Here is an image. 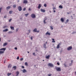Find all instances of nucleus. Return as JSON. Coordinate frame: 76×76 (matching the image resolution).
Here are the masks:
<instances>
[{
	"instance_id": "obj_1",
	"label": "nucleus",
	"mask_w": 76,
	"mask_h": 76,
	"mask_svg": "<svg viewBox=\"0 0 76 76\" xmlns=\"http://www.w3.org/2000/svg\"><path fill=\"white\" fill-rule=\"evenodd\" d=\"M56 70L57 71H58L59 72L61 71V69H60V68L56 67Z\"/></svg>"
},
{
	"instance_id": "obj_2",
	"label": "nucleus",
	"mask_w": 76,
	"mask_h": 76,
	"mask_svg": "<svg viewBox=\"0 0 76 76\" xmlns=\"http://www.w3.org/2000/svg\"><path fill=\"white\" fill-rule=\"evenodd\" d=\"M31 16L32 18H35L36 17V16H35V14H32Z\"/></svg>"
},
{
	"instance_id": "obj_3",
	"label": "nucleus",
	"mask_w": 76,
	"mask_h": 76,
	"mask_svg": "<svg viewBox=\"0 0 76 76\" xmlns=\"http://www.w3.org/2000/svg\"><path fill=\"white\" fill-rule=\"evenodd\" d=\"M72 49V46H70L67 48V50L68 51H70V50H71Z\"/></svg>"
},
{
	"instance_id": "obj_4",
	"label": "nucleus",
	"mask_w": 76,
	"mask_h": 76,
	"mask_svg": "<svg viewBox=\"0 0 76 76\" xmlns=\"http://www.w3.org/2000/svg\"><path fill=\"white\" fill-rule=\"evenodd\" d=\"M33 31L34 32H37V33H38L39 32V31H37V29L36 28L34 29Z\"/></svg>"
},
{
	"instance_id": "obj_5",
	"label": "nucleus",
	"mask_w": 76,
	"mask_h": 76,
	"mask_svg": "<svg viewBox=\"0 0 76 76\" xmlns=\"http://www.w3.org/2000/svg\"><path fill=\"white\" fill-rule=\"evenodd\" d=\"M48 65V66H50V67H54V65H53V64L51 63H49Z\"/></svg>"
},
{
	"instance_id": "obj_6",
	"label": "nucleus",
	"mask_w": 76,
	"mask_h": 76,
	"mask_svg": "<svg viewBox=\"0 0 76 76\" xmlns=\"http://www.w3.org/2000/svg\"><path fill=\"white\" fill-rule=\"evenodd\" d=\"M18 9L19 11H21L22 9V7L20 6H19L18 7Z\"/></svg>"
},
{
	"instance_id": "obj_7",
	"label": "nucleus",
	"mask_w": 76,
	"mask_h": 76,
	"mask_svg": "<svg viewBox=\"0 0 76 76\" xmlns=\"http://www.w3.org/2000/svg\"><path fill=\"white\" fill-rule=\"evenodd\" d=\"M23 3L26 4L28 3V1L26 0H24L23 1Z\"/></svg>"
},
{
	"instance_id": "obj_8",
	"label": "nucleus",
	"mask_w": 76,
	"mask_h": 76,
	"mask_svg": "<svg viewBox=\"0 0 76 76\" xmlns=\"http://www.w3.org/2000/svg\"><path fill=\"white\" fill-rule=\"evenodd\" d=\"M61 21L62 22H64V18H61Z\"/></svg>"
},
{
	"instance_id": "obj_9",
	"label": "nucleus",
	"mask_w": 76,
	"mask_h": 76,
	"mask_svg": "<svg viewBox=\"0 0 76 76\" xmlns=\"http://www.w3.org/2000/svg\"><path fill=\"white\" fill-rule=\"evenodd\" d=\"M6 50V48H1V49H0V50L1 51H2V50H3V51H5V50Z\"/></svg>"
},
{
	"instance_id": "obj_10",
	"label": "nucleus",
	"mask_w": 76,
	"mask_h": 76,
	"mask_svg": "<svg viewBox=\"0 0 76 76\" xmlns=\"http://www.w3.org/2000/svg\"><path fill=\"white\" fill-rule=\"evenodd\" d=\"M60 43H59L58 45L56 47L58 49L60 48Z\"/></svg>"
},
{
	"instance_id": "obj_11",
	"label": "nucleus",
	"mask_w": 76,
	"mask_h": 76,
	"mask_svg": "<svg viewBox=\"0 0 76 76\" xmlns=\"http://www.w3.org/2000/svg\"><path fill=\"white\" fill-rule=\"evenodd\" d=\"M40 7H41V4H39V6L38 7V8L39 9Z\"/></svg>"
},
{
	"instance_id": "obj_12",
	"label": "nucleus",
	"mask_w": 76,
	"mask_h": 76,
	"mask_svg": "<svg viewBox=\"0 0 76 76\" xmlns=\"http://www.w3.org/2000/svg\"><path fill=\"white\" fill-rule=\"evenodd\" d=\"M41 12H45V10H43L42 9H41Z\"/></svg>"
},
{
	"instance_id": "obj_13",
	"label": "nucleus",
	"mask_w": 76,
	"mask_h": 76,
	"mask_svg": "<svg viewBox=\"0 0 76 76\" xmlns=\"http://www.w3.org/2000/svg\"><path fill=\"white\" fill-rule=\"evenodd\" d=\"M50 56L48 55V56H46V58H47V59H49V58H50Z\"/></svg>"
},
{
	"instance_id": "obj_14",
	"label": "nucleus",
	"mask_w": 76,
	"mask_h": 76,
	"mask_svg": "<svg viewBox=\"0 0 76 76\" xmlns=\"http://www.w3.org/2000/svg\"><path fill=\"white\" fill-rule=\"evenodd\" d=\"M7 45V43L6 42V43H4V44L3 45L4 47V46H6V45Z\"/></svg>"
},
{
	"instance_id": "obj_15",
	"label": "nucleus",
	"mask_w": 76,
	"mask_h": 76,
	"mask_svg": "<svg viewBox=\"0 0 76 76\" xmlns=\"http://www.w3.org/2000/svg\"><path fill=\"white\" fill-rule=\"evenodd\" d=\"M11 29L12 30H14L15 29L14 28V27H12V26H10Z\"/></svg>"
},
{
	"instance_id": "obj_16",
	"label": "nucleus",
	"mask_w": 76,
	"mask_h": 76,
	"mask_svg": "<svg viewBox=\"0 0 76 76\" xmlns=\"http://www.w3.org/2000/svg\"><path fill=\"white\" fill-rule=\"evenodd\" d=\"M46 35H50V33H48V32H47L46 33Z\"/></svg>"
},
{
	"instance_id": "obj_17",
	"label": "nucleus",
	"mask_w": 76,
	"mask_h": 76,
	"mask_svg": "<svg viewBox=\"0 0 76 76\" xmlns=\"http://www.w3.org/2000/svg\"><path fill=\"white\" fill-rule=\"evenodd\" d=\"M27 72V71H26L25 69H23V73H25V72Z\"/></svg>"
},
{
	"instance_id": "obj_18",
	"label": "nucleus",
	"mask_w": 76,
	"mask_h": 76,
	"mask_svg": "<svg viewBox=\"0 0 76 76\" xmlns=\"http://www.w3.org/2000/svg\"><path fill=\"white\" fill-rule=\"evenodd\" d=\"M50 28L51 30H53V26H50Z\"/></svg>"
},
{
	"instance_id": "obj_19",
	"label": "nucleus",
	"mask_w": 76,
	"mask_h": 76,
	"mask_svg": "<svg viewBox=\"0 0 76 76\" xmlns=\"http://www.w3.org/2000/svg\"><path fill=\"white\" fill-rule=\"evenodd\" d=\"M8 31V29H6L5 30H3V32H6L7 31Z\"/></svg>"
},
{
	"instance_id": "obj_20",
	"label": "nucleus",
	"mask_w": 76,
	"mask_h": 76,
	"mask_svg": "<svg viewBox=\"0 0 76 76\" xmlns=\"http://www.w3.org/2000/svg\"><path fill=\"white\" fill-rule=\"evenodd\" d=\"M17 74L16 76H18L19 75V72L18 71H17L16 72Z\"/></svg>"
},
{
	"instance_id": "obj_21",
	"label": "nucleus",
	"mask_w": 76,
	"mask_h": 76,
	"mask_svg": "<svg viewBox=\"0 0 76 76\" xmlns=\"http://www.w3.org/2000/svg\"><path fill=\"white\" fill-rule=\"evenodd\" d=\"M47 20V18H46L44 20V23L45 24L46 23H47L46 22H45V21L46 20Z\"/></svg>"
},
{
	"instance_id": "obj_22",
	"label": "nucleus",
	"mask_w": 76,
	"mask_h": 76,
	"mask_svg": "<svg viewBox=\"0 0 76 76\" xmlns=\"http://www.w3.org/2000/svg\"><path fill=\"white\" fill-rule=\"evenodd\" d=\"M11 67H12V65L11 64H9L8 65V68H11Z\"/></svg>"
},
{
	"instance_id": "obj_23",
	"label": "nucleus",
	"mask_w": 76,
	"mask_h": 76,
	"mask_svg": "<svg viewBox=\"0 0 76 76\" xmlns=\"http://www.w3.org/2000/svg\"><path fill=\"white\" fill-rule=\"evenodd\" d=\"M52 40L53 41H52V42H55L56 41H54V39H52Z\"/></svg>"
},
{
	"instance_id": "obj_24",
	"label": "nucleus",
	"mask_w": 76,
	"mask_h": 76,
	"mask_svg": "<svg viewBox=\"0 0 76 76\" xmlns=\"http://www.w3.org/2000/svg\"><path fill=\"white\" fill-rule=\"evenodd\" d=\"M4 51H0V54H3L4 53Z\"/></svg>"
},
{
	"instance_id": "obj_25",
	"label": "nucleus",
	"mask_w": 76,
	"mask_h": 76,
	"mask_svg": "<svg viewBox=\"0 0 76 76\" xmlns=\"http://www.w3.org/2000/svg\"><path fill=\"white\" fill-rule=\"evenodd\" d=\"M59 8H60V9H63V6H62L61 5H60L59 6Z\"/></svg>"
},
{
	"instance_id": "obj_26",
	"label": "nucleus",
	"mask_w": 76,
	"mask_h": 76,
	"mask_svg": "<svg viewBox=\"0 0 76 76\" xmlns=\"http://www.w3.org/2000/svg\"><path fill=\"white\" fill-rule=\"evenodd\" d=\"M44 45H43L44 48H46V45H45V44H44Z\"/></svg>"
},
{
	"instance_id": "obj_27",
	"label": "nucleus",
	"mask_w": 76,
	"mask_h": 76,
	"mask_svg": "<svg viewBox=\"0 0 76 76\" xmlns=\"http://www.w3.org/2000/svg\"><path fill=\"white\" fill-rule=\"evenodd\" d=\"M13 69H14V70L16 69V66H15L13 67Z\"/></svg>"
},
{
	"instance_id": "obj_28",
	"label": "nucleus",
	"mask_w": 76,
	"mask_h": 76,
	"mask_svg": "<svg viewBox=\"0 0 76 76\" xmlns=\"http://www.w3.org/2000/svg\"><path fill=\"white\" fill-rule=\"evenodd\" d=\"M12 12H13V11H10L9 12L10 14H12Z\"/></svg>"
},
{
	"instance_id": "obj_29",
	"label": "nucleus",
	"mask_w": 76,
	"mask_h": 76,
	"mask_svg": "<svg viewBox=\"0 0 76 76\" xmlns=\"http://www.w3.org/2000/svg\"><path fill=\"white\" fill-rule=\"evenodd\" d=\"M13 7L14 8H15L16 7V5L14 4L13 5Z\"/></svg>"
},
{
	"instance_id": "obj_30",
	"label": "nucleus",
	"mask_w": 76,
	"mask_h": 76,
	"mask_svg": "<svg viewBox=\"0 0 76 76\" xmlns=\"http://www.w3.org/2000/svg\"><path fill=\"white\" fill-rule=\"evenodd\" d=\"M10 8V7H7V9H9Z\"/></svg>"
},
{
	"instance_id": "obj_31",
	"label": "nucleus",
	"mask_w": 76,
	"mask_h": 76,
	"mask_svg": "<svg viewBox=\"0 0 76 76\" xmlns=\"http://www.w3.org/2000/svg\"><path fill=\"white\" fill-rule=\"evenodd\" d=\"M28 15H29V14L28 13L25 14V16H26L27 17L28 16Z\"/></svg>"
},
{
	"instance_id": "obj_32",
	"label": "nucleus",
	"mask_w": 76,
	"mask_h": 76,
	"mask_svg": "<svg viewBox=\"0 0 76 76\" xmlns=\"http://www.w3.org/2000/svg\"><path fill=\"white\" fill-rule=\"evenodd\" d=\"M25 65H26V66H27L28 65V63L27 62H26L25 63Z\"/></svg>"
},
{
	"instance_id": "obj_33",
	"label": "nucleus",
	"mask_w": 76,
	"mask_h": 76,
	"mask_svg": "<svg viewBox=\"0 0 76 76\" xmlns=\"http://www.w3.org/2000/svg\"><path fill=\"white\" fill-rule=\"evenodd\" d=\"M44 6H45V7H47V4H44Z\"/></svg>"
},
{
	"instance_id": "obj_34",
	"label": "nucleus",
	"mask_w": 76,
	"mask_h": 76,
	"mask_svg": "<svg viewBox=\"0 0 76 76\" xmlns=\"http://www.w3.org/2000/svg\"><path fill=\"white\" fill-rule=\"evenodd\" d=\"M25 10H26V8H24L23 9V11H25Z\"/></svg>"
},
{
	"instance_id": "obj_35",
	"label": "nucleus",
	"mask_w": 76,
	"mask_h": 76,
	"mask_svg": "<svg viewBox=\"0 0 76 76\" xmlns=\"http://www.w3.org/2000/svg\"><path fill=\"white\" fill-rule=\"evenodd\" d=\"M23 60V58H21L20 59V60L21 61H22Z\"/></svg>"
},
{
	"instance_id": "obj_36",
	"label": "nucleus",
	"mask_w": 76,
	"mask_h": 76,
	"mask_svg": "<svg viewBox=\"0 0 76 76\" xmlns=\"http://www.w3.org/2000/svg\"><path fill=\"white\" fill-rule=\"evenodd\" d=\"M69 19H67L66 20V22L67 23L69 22Z\"/></svg>"
},
{
	"instance_id": "obj_37",
	"label": "nucleus",
	"mask_w": 76,
	"mask_h": 76,
	"mask_svg": "<svg viewBox=\"0 0 76 76\" xmlns=\"http://www.w3.org/2000/svg\"><path fill=\"white\" fill-rule=\"evenodd\" d=\"M17 60H19V57L18 56L17 58Z\"/></svg>"
},
{
	"instance_id": "obj_38",
	"label": "nucleus",
	"mask_w": 76,
	"mask_h": 76,
	"mask_svg": "<svg viewBox=\"0 0 76 76\" xmlns=\"http://www.w3.org/2000/svg\"><path fill=\"white\" fill-rule=\"evenodd\" d=\"M13 32L12 31H9V34H11V33H12Z\"/></svg>"
},
{
	"instance_id": "obj_39",
	"label": "nucleus",
	"mask_w": 76,
	"mask_h": 76,
	"mask_svg": "<svg viewBox=\"0 0 76 76\" xmlns=\"http://www.w3.org/2000/svg\"><path fill=\"white\" fill-rule=\"evenodd\" d=\"M35 53H33V56H35Z\"/></svg>"
},
{
	"instance_id": "obj_40",
	"label": "nucleus",
	"mask_w": 76,
	"mask_h": 76,
	"mask_svg": "<svg viewBox=\"0 0 76 76\" xmlns=\"http://www.w3.org/2000/svg\"><path fill=\"white\" fill-rule=\"evenodd\" d=\"M2 10V8H0V13L1 12V10Z\"/></svg>"
},
{
	"instance_id": "obj_41",
	"label": "nucleus",
	"mask_w": 76,
	"mask_h": 76,
	"mask_svg": "<svg viewBox=\"0 0 76 76\" xmlns=\"http://www.w3.org/2000/svg\"><path fill=\"white\" fill-rule=\"evenodd\" d=\"M12 74H11V73H8V76H10V75H11Z\"/></svg>"
},
{
	"instance_id": "obj_42",
	"label": "nucleus",
	"mask_w": 76,
	"mask_h": 76,
	"mask_svg": "<svg viewBox=\"0 0 76 76\" xmlns=\"http://www.w3.org/2000/svg\"><path fill=\"white\" fill-rule=\"evenodd\" d=\"M53 10H55V9H56V7H54L53 8Z\"/></svg>"
},
{
	"instance_id": "obj_43",
	"label": "nucleus",
	"mask_w": 76,
	"mask_h": 76,
	"mask_svg": "<svg viewBox=\"0 0 76 76\" xmlns=\"http://www.w3.org/2000/svg\"><path fill=\"white\" fill-rule=\"evenodd\" d=\"M28 10H29V11H31V8H29Z\"/></svg>"
},
{
	"instance_id": "obj_44",
	"label": "nucleus",
	"mask_w": 76,
	"mask_h": 76,
	"mask_svg": "<svg viewBox=\"0 0 76 76\" xmlns=\"http://www.w3.org/2000/svg\"><path fill=\"white\" fill-rule=\"evenodd\" d=\"M11 20H12V19H10L9 20V22H11Z\"/></svg>"
},
{
	"instance_id": "obj_45",
	"label": "nucleus",
	"mask_w": 76,
	"mask_h": 76,
	"mask_svg": "<svg viewBox=\"0 0 76 76\" xmlns=\"http://www.w3.org/2000/svg\"><path fill=\"white\" fill-rule=\"evenodd\" d=\"M57 64H58V66H59V65H60V64H59V63H58V62H57Z\"/></svg>"
},
{
	"instance_id": "obj_46",
	"label": "nucleus",
	"mask_w": 76,
	"mask_h": 76,
	"mask_svg": "<svg viewBox=\"0 0 76 76\" xmlns=\"http://www.w3.org/2000/svg\"><path fill=\"white\" fill-rule=\"evenodd\" d=\"M16 32H17V31H18V28H17L16 30Z\"/></svg>"
},
{
	"instance_id": "obj_47",
	"label": "nucleus",
	"mask_w": 76,
	"mask_h": 76,
	"mask_svg": "<svg viewBox=\"0 0 76 76\" xmlns=\"http://www.w3.org/2000/svg\"><path fill=\"white\" fill-rule=\"evenodd\" d=\"M7 18V15H6V16H4V18Z\"/></svg>"
},
{
	"instance_id": "obj_48",
	"label": "nucleus",
	"mask_w": 76,
	"mask_h": 76,
	"mask_svg": "<svg viewBox=\"0 0 76 76\" xmlns=\"http://www.w3.org/2000/svg\"><path fill=\"white\" fill-rule=\"evenodd\" d=\"M7 26H4V28H7Z\"/></svg>"
},
{
	"instance_id": "obj_49",
	"label": "nucleus",
	"mask_w": 76,
	"mask_h": 76,
	"mask_svg": "<svg viewBox=\"0 0 76 76\" xmlns=\"http://www.w3.org/2000/svg\"><path fill=\"white\" fill-rule=\"evenodd\" d=\"M22 68H23V69H24L25 68V67H24V66H22Z\"/></svg>"
},
{
	"instance_id": "obj_50",
	"label": "nucleus",
	"mask_w": 76,
	"mask_h": 76,
	"mask_svg": "<svg viewBox=\"0 0 76 76\" xmlns=\"http://www.w3.org/2000/svg\"><path fill=\"white\" fill-rule=\"evenodd\" d=\"M18 49V48H17V47H15V50H17Z\"/></svg>"
},
{
	"instance_id": "obj_51",
	"label": "nucleus",
	"mask_w": 76,
	"mask_h": 76,
	"mask_svg": "<svg viewBox=\"0 0 76 76\" xmlns=\"http://www.w3.org/2000/svg\"><path fill=\"white\" fill-rule=\"evenodd\" d=\"M69 66H72V63L70 64H69Z\"/></svg>"
},
{
	"instance_id": "obj_52",
	"label": "nucleus",
	"mask_w": 76,
	"mask_h": 76,
	"mask_svg": "<svg viewBox=\"0 0 76 76\" xmlns=\"http://www.w3.org/2000/svg\"><path fill=\"white\" fill-rule=\"evenodd\" d=\"M73 60H72V61H71V63H73Z\"/></svg>"
},
{
	"instance_id": "obj_53",
	"label": "nucleus",
	"mask_w": 76,
	"mask_h": 76,
	"mask_svg": "<svg viewBox=\"0 0 76 76\" xmlns=\"http://www.w3.org/2000/svg\"><path fill=\"white\" fill-rule=\"evenodd\" d=\"M75 32H73L72 34H75Z\"/></svg>"
},
{
	"instance_id": "obj_54",
	"label": "nucleus",
	"mask_w": 76,
	"mask_h": 76,
	"mask_svg": "<svg viewBox=\"0 0 76 76\" xmlns=\"http://www.w3.org/2000/svg\"><path fill=\"white\" fill-rule=\"evenodd\" d=\"M31 39L32 40V37H31Z\"/></svg>"
},
{
	"instance_id": "obj_55",
	"label": "nucleus",
	"mask_w": 76,
	"mask_h": 76,
	"mask_svg": "<svg viewBox=\"0 0 76 76\" xmlns=\"http://www.w3.org/2000/svg\"><path fill=\"white\" fill-rule=\"evenodd\" d=\"M53 12H54V13H55V12H56V11L55 10H54L53 11Z\"/></svg>"
},
{
	"instance_id": "obj_56",
	"label": "nucleus",
	"mask_w": 76,
	"mask_h": 76,
	"mask_svg": "<svg viewBox=\"0 0 76 76\" xmlns=\"http://www.w3.org/2000/svg\"><path fill=\"white\" fill-rule=\"evenodd\" d=\"M30 31H31V30H28V32H30Z\"/></svg>"
},
{
	"instance_id": "obj_57",
	"label": "nucleus",
	"mask_w": 76,
	"mask_h": 76,
	"mask_svg": "<svg viewBox=\"0 0 76 76\" xmlns=\"http://www.w3.org/2000/svg\"><path fill=\"white\" fill-rule=\"evenodd\" d=\"M1 41V38H0V42Z\"/></svg>"
},
{
	"instance_id": "obj_58",
	"label": "nucleus",
	"mask_w": 76,
	"mask_h": 76,
	"mask_svg": "<svg viewBox=\"0 0 76 76\" xmlns=\"http://www.w3.org/2000/svg\"><path fill=\"white\" fill-rule=\"evenodd\" d=\"M75 75H76V72H75Z\"/></svg>"
},
{
	"instance_id": "obj_59",
	"label": "nucleus",
	"mask_w": 76,
	"mask_h": 76,
	"mask_svg": "<svg viewBox=\"0 0 76 76\" xmlns=\"http://www.w3.org/2000/svg\"><path fill=\"white\" fill-rule=\"evenodd\" d=\"M73 15H74V16H75V14H73Z\"/></svg>"
},
{
	"instance_id": "obj_60",
	"label": "nucleus",
	"mask_w": 76,
	"mask_h": 76,
	"mask_svg": "<svg viewBox=\"0 0 76 76\" xmlns=\"http://www.w3.org/2000/svg\"><path fill=\"white\" fill-rule=\"evenodd\" d=\"M4 63H5V62L4 61Z\"/></svg>"
},
{
	"instance_id": "obj_61",
	"label": "nucleus",
	"mask_w": 76,
	"mask_h": 76,
	"mask_svg": "<svg viewBox=\"0 0 76 76\" xmlns=\"http://www.w3.org/2000/svg\"><path fill=\"white\" fill-rule=\"evenodd\" d=\"M28 53H29V52H28Z\"/></svg>"
},
{
	"instance_id": "obj_62",
	"label": "nucleus",
	"mask_w": 76,
	"mask_h": 76,
	"mask_svg": "<svg viewBox=\"0 0 76 76\" xmlns=\"http://www.w3.org/2000/svg\"><path fill=\"white\" fill-rule=\"evenodd\" d=\"M47 42H46V44H47Z\"/></svg>"
},
{
	"instance_id": "obj_63",
	"label": "nucleus",
	"mask_w": 76,
	"mask_h": 76,
	"mask_svg": "<svg viewBox=\"0 0 76 76\" xmlns=\"http://www.w3.org/2000/svg\"><path fill=\"white\" fill-rule=\"evenodd\" d=\"M43 61H44V60H43Z\"/></svg>"
},
{
	"instance_id": "obj_64",
	"label": "nucleus",
	"mask_w": 76,
	"mask_h": 76,
	"mask_svg": "<svg viewBox=\"0 0 76 76\" xmlns=\"http://www.w3.org/2000/svg\"><path fill=\"white\" fill-rule=\"evenodd\" d=\"M18 2H19V1H18Z\"/></svg>"
}]
</instances>
